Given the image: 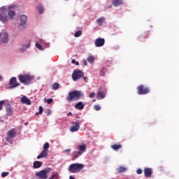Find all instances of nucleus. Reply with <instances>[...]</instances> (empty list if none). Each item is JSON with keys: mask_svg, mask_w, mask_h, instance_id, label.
I'll return each instance as SVG.
<instances>
[{"mask_svg": "<svg viewBox=\"0 0 179 179\" xmlns=\"http://www.w3.org/2000/svg\"><path fill=\"white\" fill-rule=\"evenodd\" d=\"M113 3L115 6H120V5H122V0H114Z\"/></svg>", "mask_w": 179, "mask_h": 179, "instance_id": "obj_26", "label": "nucleus"}, {"mask_svg": "<svg viewBox=\"0 0 179 179\" xmlns=\"http://www.w3.org/2000/svg\"><path fill=\"white\" fill-rule=\"evenodd\" d=\"M110 148L113 150H119V149H121V148H122V145L121 144H118V145L114 144L111 145Z\"/></svg>", "mask_w": 179, "mask_h": 179, "instance_id": "obj_23", "label": "nucleus"}, {"mask_svg": "<svg viewBox=\"0 0 179 179\" xmlns=\"http://www.w3.org/2000/svg\"><path fill=\"white\" fill-rule=\"evenodd\" d=\"M150 92L148 87H145L143 85H140L137 87V93L140 95L148 94Z\"/></svg>", "mask_w": 179, "mask_h": 179, "instance_id": "obj_7", "label": "nucleus"}, {"mask_svg": "<svg viewBox=\"0 0 179 179\" xmlns=\"http://www.w3.org/2000/svg\"><path fill=\"white\" fill-rule=\"evenodd\" d=\"M9 85H10V89H13L15 87H17L18 86H20V83H17V80L16 79V77H13L10 79Z\"/></svg>", "mask_w": 179, "mask_h": 179, "instance_id": "obj_9", "label": "nucleus"}, {"mask_svg": "<svg viewBox=\"0 0 179 179\" xmlns=\"http://www.w3.org/2000/svg\"><path fill=\"white\" fill-rule=\"evenodd\" d=\"M16 136V131L15 129H11L7 132V137L6 138V142H12V139Z\"/></svg>", "mask_w": 179, "mask_h": 179, "instance_id": "obj_8", "label": "nucleus"}, {"mask_svg": "<svg viewBox=\"0 0 179 179\" xmlns=\"http://www.w3.org/2000/svg\"><path fill=\"white\" fill-rule=\"evenodd\" d=\"M53 90H58L59 89V83H55L52 86Z\"/></svg>", "mask_w": 179, "mask_h": 179, "instance_id": "obj_30", "label": "nucleus"}, {"mask_svg": "<svg viewBox=\"0 0 179 179\" xmlns=\"http://www.w3.org/2000/svg\"><path fill=\"white\" fill-rule=\"evenodd\" d=\"M29 47H30V43H28L26 45H22V48H20L19 50L20 51H26V50H27V48H29Z\"/></svg>", "mask_w": 179, "mask_h": 179, "instance_id": "obj_28", "label": "nucleus"}, {"mask_svg": "<svg viewBox=\"0 0 179 179\" xmlns=\"http://www.w3.org/2000/svg\"><path fill=\"white\" fill-rule=\"evenodd\" d=\"M94 97H96V93L95 92H92L90 94V99H94Z\"/></svg>", "mask_w": 179, "mask_h": 179, "instance_id": "obj_39", "label": "nucleus"}, {"mask_svg": "<svg viewBox=\"0 0 179 179\" xmlns=\"http://www.w3.org/2000/svg\"><path fill=\"white\" fill-rule=\"evenodd\" d=\"M51 171V169L48 168L44 170H42L41 171H38L36 173V177H38V178L41 179H47L48 178V176L47 174Z\"/></svg>", "mask_w": 179, "mask_h": 179, "instance_id": "obj_5", "label": "nucleus"}, {"mask_svg": "<svg viewBox=\"0 0 179 179\" xmlns=\"http://www.w3.org/2000/svg\"><path fill=\"white\" fill-rule=\"evenodd\" d=\"M20 20L21 22L20 24L22 26H24V24L27 23V16H26L25 15H21L20 17Z\"/></svg>", "mask_w": 179, "mask_h": 179, "instance_id": "obj_16", "label": "nucleus"}, {"mask_svg": "<svg viewBox=\"0 0 179 179\" xmlns=\"http://www.w3.org/2000/svg\"><path fill=\"white\" fill-rule=\"evenodd\" d=\"M69 115H72V113L70 112V113H67V116L69 117Z\"/></svg>", "mask_w": 179, "mask_h": 179, "instance_id": "obj_47", "label": "nucleus"}, {"mask_svg": "<svg viewBox=\"0 0 179 179\" xmlns=\"http://www.w3.org/2000/svg\"><path fill=\"white\" fill-rule=\"evenodd\" d=\"M125 171H127V168H125V166H120L117 169V173L119 174H121V173H125Z\"/></svg>", "mask_w": 179, "mask_h": 179, "instance_id": "obj_24", "label": "nucleus"}, {"mask_svg": "<svg viewBox=\"0 0 179 179\" xmlns=\"http://www.w3.org/2000/svg\"><path fill=\"white\" fill-rule=\"evenodd\" d=\"M94 109L96 111H100V110H101V108L99 106V105H94Z\"/></svg>", "mask_w": 179, "mask_h": 179, "instance_id": "obj_37", "label": "nucleus"}, {"mask_svg": "<svg viewBox=\"0 0 179 179\" xmlns=\"http://www.w3.org/2000/svg\"><path fill=\"white\" fill-rule=\"evenodd\" d=\"M84 65L86 66H87V62H86V60H84Z\"/></svg>", "mask_w": 179, "mask_h": 179, "instance_id": "obj_46", "label": "nucleus"}, {"mask_svg": "<svg viewBox=\"0 0 179 179\" xmlns=\"http://www.w3.org/2000/svg\"><path fill=\"white\" fill-rule=\"evenodd\" d=\"M8 10L2 7L0 8V22H2L3 24H6L9 22V17L7 15Z\"/></svg>", "mask_w": 179, "mask_h": 179, "instance_id": "obj_3", "label": "nucleus"}, {"mask_svg": "<svg viewBox=\"0 0 179 179\" xmlns=\"http://www.w3.org/2000/svg\"><path fill=\"white\" fill-rule=\"evenodd\" d=\"M78 149L79 150L78 152H80V153H82V155H83V153L86 152V145L83 144V145H78Z\"/></svg>", "mask_w": 179, "mask_h": 179, "instance_id": "obj_18", "label": "nucleus"}, {"mask_svg": "<svg viewBox=\"0 0 179 179\" xmlns=\"http://www.w3.org/2000/svg\"><path fill=\"white\" fill-rule=\"evenodd\" d=\"M52 101H54V99H48L47 100L48 104H51V103H52Z\"/></svg>", "mask_w": 179, "mask_h": 179, "instance_id": "obj_43", "label": "nucleus"}, {"mask_svg": "<svg viewBox=\"0 0 179 179\" xmlns=\"http://www.w3.org/2000/svg\"><path fill=\"white\" fill-rule=\"evenodd\" d=\"M50 148V143H45L43 145V150H48V148Z\"/></svg>", "mask_w": 179, "mask_h": 179, "instance_id": "obj_35", "label": "nucleus"}, {"mask_svg": "<svg viewBox=\"0 0 179 179\" xmlns=\"http://www.w3.org/2000/svg\"><path fill=\"white\" fill-rule=\"evenodd\" d=\"M83 97H85V95L82 91L75 90L69 93L66 100L69 103H71L72 101H78V100H80Z\"/></svg>", "mask_w": 179, "mask_h": 179, "instance_id": "obj_1", "label": "nucleus"}, {"mask_svg": "<svg viewBox=\"0 0 179 179\" xmlns=\"http://www.w3.org/2000/svg\"><path fill=\"white\" fill-rule=\"evenodd\" d=\"M106 70V69L104 68V67H103V68H101V70H100V71H99V73L101 74V75H104V73H105V72H104V71Z\"/></svg>", "mask_w": 179, "mask_h": 179, "instance_id": "obj_40", "label": "nucleus"}, {"mask_svg": "<svg viewBox=\"0 0 179 179\" xmlns=\"http://www.w3.org/2000/svg\"><path fill=\"white\" fill-rule=\"evenodd\" d=\"M104 97H106V94H104L103 92H102L101 91H99L96 93V98L99 100V99L101 100H103V99H104Z\"/></svg>", "mask_w": 179, "mask_h": 179, "instance_id": "obj_20", "label": "nucleus"}, {"mask_svg": "<svg viewBox=\"0 0 179 179\" xmlns=\"http://www.w3.org/2000/svg\"><path fill=\"white\" fill-rule=\"evenodd\" d=\"M152 173H153V171L152 170V168H145L144 169V176L147 178L152 177Z\"/></svg>", "mask_w": 179, "mask_h": 179, "instance_id": "obj_12", "label": "nucleus"}, {"mask_svg": "<svg viewBox=\"0 0 179 179\" xmlns=\"http://www.w3.org/2000/svg\"><path fill=\"white\" fill-rule=\"evenodd\" d=\"M83 76H85V74L79 69L74 70L72 73V79L74 81L78 80V79L83 78Z\"/></svg>", "mask_w": 179, "mask_h": 179, "instance_id": "obj_6", "label": "nucleus"}, {"mask_svg": "<svg viewBox=\"0 0 179 179\" xmlns=\"http://www.w3.org/2000/svg\"><path fill=\"white\" fill-rule=\"evenodd\" d=\"M71 64H75L76 65H79V62H76V60L72 59Z\"/></svg>", "mask_w": 179, "mask_h": 179, "instance_id": "obj_42", "label": "nucleus"}, {"mask_svg": "<svg viewBox=\"0 0 179 179\" xmlns=\"http://www.w3.org/2000/svg\"><path fill=\"white\" fill-rule=\"evenodd\" d=\"M105 43H106V40H104V38H98L95 40L94 45L96 47H103V45H104Z\"/></svg>", "mask_w": 179, "mask_h": 179, "instance_id": "obj_11", "label": "nucleus"}, {"mask_svg": "<svg viewBox=\"0 0 179 179\" xmlns=\"http://www.w3.org/2000/svg\"><path fill=\"white\" fill-rule=\"evenodd\" d=\"M93 101H96V99H94Z\"/></svg>", "mask_w": 179, "mask_h": 179, "instance_id": "obj_51", "label": "nucleus"}, {"mask_svg": "<svg viewBox=\"0 0 179 179\" xmlns=\"http://www.w3.org/2000/svg\"><path fill=\"white\" fill-rule=\"evenodd\" d=\"M3 104H5V101H0V110H2Z\"/></svg>", "mask_w": 179, "mask_h": 179, "instance_id": "obj_41", "label": "nucleus"}, {"mask_svg": "<svg viewBox=\"0 0 179 179\" xmlns=\"http://www.w3.org/2000/svg\"><path fill=\"white\" fill-rule=\"evenodd\" d=\"M86 79H87V77H84V80L86 81Z\"/></svg>", "mask_w": 179, "mask_h": 179, "instance_id": "obj_49", "label": "nucleus"}, {"mask_svg": "<svg viewBox=\"0 0 179 179\" xmlns=\"http://www.w3.org/2000/svg\"><path fill=\"white\" fill-rule=\"evenodd\" d=\"M7 176H9V172H3L1 173V177L3 178L7 177Z\"/></svg>", "mask_w": 179, "mask_h": 179, "instance_id": "obj_38", "label": "nucleus"}, {"mask_svg": "<svg viewBox=\"0 0 179 179\" xmlns=\"http://www.w3.org/2000/svg\"><path fill=\"white\" fill-rule=\"evenodd\" d=\"M3 38H2V43H6L8 40L9 39V35H8V33L4 32L3 34Z\"/></svg>", "mask_w": 179, "mask_h": 179, "instance_id": "obj_22", "label": "nucleus"}, {"mask_svg": "<svg viewBox=\"0 0 179 179\" xmlns=\"http://www.w3.org/2000/svg\"><path fill=\"white\" fill-rule=\"evenodd\" d=\"M87 61L88 62H94V57L93 56H90L87 57Z\"/></svg>", "mask_w": 179, "mask_h": 179, "instance_id": "obj_36", "label": "nucleus"}, {"mask_svg": "<svg viewBox=\"0 0 179 179\" xmlns=\"http://www.w3.org/2000/svg\"><path fill=\"white\" fill-rule=\"evenodd\" d=\"M8 15L10 19H13V17H15V16H16V13H15V11H13V10H8Z\"/></svg>", "mask_w": 179, "mask_h": 179, "instance_id": "obj_25", "label": "nucleus"}, {"mask_svg": "<svg viewBox=\"0 0 179 179\" xmlns=\"http://www.w3.org/2000/svg\"><path fill=\"white\" fill-rule=\"evenodd\" d=\"M37 9L39 12V13H44V7L43 6L40 5L37 7Z\"/></svg>", "mask_w": 179, "mask_h": 179, "instance_id": "obj_31", "label": "nucleus"}, {"mask_svg": "<svg viewBox=\"0 0 179 179\" xmlns=\"http://www.w3.org/2000/svg\"><path fill=\"white\" fill-rule=\"evenodd\" d=\"M0 37H1V34H0Z\"/></svg>", "mask_w": 179, "mask_h": 179, "instance_id": "obj_52", "label": "nucleus"}, {"mask_svg": "<svg viewBox=\"0 0 179 179\" xmlns=\"http://www.w3.org/2000/svg\"><path fill=\"white\" fill-rule=\"evenodd\" d=\"M75 108H77V110H83L85 108V104H83V102L79 101L75 105Z\"/></svg>", "mask_w": 179, "mask_h": 179, "instance_id": "obj_17", "label": "nucleus"}, {"mask_svg": "<svg viewBox=\"0 0 179 179\" xmlns=\"http://www.w3.org/2000/svg\"><path fill=\"white\" fill-rule=\"evenodd\" d=\"M59 176L57 172L52 173V176L49 178V179H59Z\"/></svg>", "mask_w": 179, "mask_h": 179, "instance_id": "obj_29", "label": "nucleus"}, {"mask_svg": "<svg viewBox=\"0 0 179 179\" xmlns=\"http://www.w3.org/2000/svg\"><path fill=\"white\" fill-rule=\"evenodd\" d=\"M104 20H106V18H104V17H102L96 20V22L99 26H101L103 24V23H104Z\"/></svg>", "mask_w": 179, "mask_h": 179, "instance_id": "obj_27", "label": "nucleus"}, {"mask_svg": "<svg viewBox=\"0 0 179 179\" xmlns=\"http://www.w3.org/2000/svg\"><path fill=\"white\" fill-rule=\"evenodd\" d=\"M36 48H38V50H40V51H43L44 50V48H43V46H41V45H40V43H36Z\"/></svg>", "mask_w": 179, "mask_h": 179, "instance_id": "obj_33", "label": "nucleus"}, {"mask_svg": "<svg viewBox=\"0 0 179 179\" xmlns=\"http://www.w3.org/2000/svg\"><path fill=\"white\" fill-rule=\"evenodd\" d=\"M137 174H142V169H138L136 171Z\"/></svg>", "mask_w": 179, "mask_h": 179, "instance_id": "obj_44", "label": "nucleus"}, {"mask_svg": "<svg viewBox=\"0 0 179 179\" xmlns=\"http://www.w3.org/2000/svg\"><path fill=\"white\" fill-rule=\"evenodd\" d=\"M66 152H71V149H68L64 151V153H66Z\"/></svg>", "mask_w": 179, "mask_h": 179, "instance_id": "obj_45", "label": "nucleus"}, {"mask_svg": "<svg viewBox=\"0 0 179 179\" xmlns=\"http://www.w3.org/2000/svg\"><path fill=\"white\" fill-rule=\"evenodd\" d=\"M72 156H73L72 160H76L78 157H79L80 156H82V152L79 151L78 152L75 151L72 153Z\"/></svg>", "mask_w": 179, "mask_h": 179, "instance_id": "obj_19", "label": "nucleus"}, {"mask_svg": "<svg viewBox=\"0 0 179 179\" xmlns=\"http://www.w3.org/2000/svg\"><path fill=\"white\" fill-rule=\"evenodd\" d=\"M2 79V76H0V80Z\"/></svg>", "mask_w": 179, "mask_h": 179, "instance_id": "obj_50", "label": "nucleus"}, {"mask_svg": "<svg viewBox=\"0 0 179 179\" xmlns=\"http://www.w3.org/2000/svg\"><path fill=\"white\" fill-rule=\"evenodd\" d=\"M80 122H73V125L70 128L71 132H78L80 129Z\"/></svg>", "mask_w": 179, "mask_h": 179, "instance_id": "obj_10", "label": "nucleus"}, {"mask_svg": "<svg viewBox=\"0 0 179 179\" xmlns=\"http://www.w3.org/2000/svg\"><path fill=\"white\" fill-rule=\"evenodd\" d=\"M85 167V165L83 164H71L69 166V171L70 173H79V171H81V170Z\"/></svg>", "mask_w": 179, "mask_h": 179, "instance_id": "obj_2", "label": "nucleus"}, {"mask_svg": "<svg viewBox=\"0 0 179 179\" xmlns=\"http://www.w3.org/2000/svg\"><path fill=\"white\" fill-rule=\"evenodd\" d=\"M44 111V109L43 108V106H39V112H36L35 115H38V114H43V112Z\"/></svg>", "mask_w": 179, "mask_h": 179, "instance_id": "obj_32", "label": "nucleus"}, {"mask_svg": "<svg viewBox=\"0 0 179 179\" xmlns=\"http://www.w3.org/2000/svg\"><path fill=\"white\" fill-rule=\"evenodd\" d=\"M80 36H82V31L80 30L77 31L74 34L75 37H80Z\"/></svg>", "mask_w": 179, "mask_h": 179, "instance_id": "obj_34", "label": "nucleus"}, {"mask_svg": "<svg viewBox=\"0 0 179 179\" xmlns=\"http://www.w3.org/2000/svg\"><path fill=\"white\" fill-rule=\"evenodd\" d=\"M48 156V150H43L36 159H43V157H47Z\"/></svg>", "mask_w": 179, "mask_h": 179, "instance_id": "obj_14", "label": "nucleus"}, {"mask_svg": "<svg viewBox=\"0 0 179 179\" xmlns=\"http://www.w3.org/2000/svg\"><path fill=\"white\" fill-rule=\"evenodd\" d=\"M21 103L23 104H26L27 106H31V101L29 99V98H27L26 96H22L21 98Z\"/></svg>", "mask_w": 179, "mask_h": 179, "instance_id": "obj_13", "label": "nucleus"}, {"mask_svg": "<svg viewBox=\"0 0 179 179\" xmlns=\"http://www.w3.org/2000/svg\"><path fill=\"white\" fill-rule=\"evenodd\" d=\"M69 179H75V178H73V176H71L69 177Z\"/></svg>", "mask_w": 179, "mask_h": 179, "instance_id": "obj_48", "label": "nucleus"}, {"mask_svg": "<svg viewBox=\"0 0 179 179\" xmlns=\"http://www.w3.org/2000/svg\"><path fill=\"white\" fill-rule=\"evenodd\" d=\"M43 166V163L40 161H36L34 162L33 167L34 169H40Z\"/></svg>", "mask_w": 179, "mask_h": 179, "instance_id": "obj_21", "label": "nucleus"}, {"mask_svg": "<svg viewBox=\"0 0 179 179\" xmlns=\"http://www.w3.org/2000/svg\"><path fill=\"white\" fill-rule=\"evenodd\" d=\"M13 114V108L10 105H7L6 106V115L9 117Z\"/></svg>", "mask_w": 179, "mask_h": 179, "instance_id": "obj_15", "label": "nucleus"}, {"mask_svg": "<svg viewBox=\"0 0 179 179\" xmlns=\"http://www.w3.org/2000/svg\"><path fill=\"white\" fill-rule=\"evenodd\" d=\"M19 80L23 85H29L33 80V77L28 74L21 75L19 76Z\"/></svg>", "mask_w": 179, "mask_h": 179, "instance_id": "obj_4", "label": "nucleus"}]
</instances>
